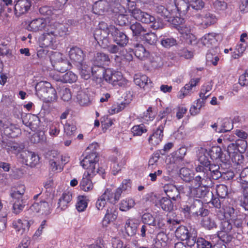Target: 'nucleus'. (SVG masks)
<instances>
[{"label":"nucleus","mask_w":248,"mask_h":248,"mask_svg":"<svg viewBox=\"0 0 248 248\" xmlns=\"http://www.w3.org/2000/svg\"><path fill=\"white\" fill-rule=\"evenodd\" d=\"M141 220L145 225L150 226H156L155 218L150 213H145L141 217Z\"/></svg>","instance_id":"nucleus-59"},{"label":"nucleus","mask_w":248,"mask_h":248,"mask_svg":"<svg viewBox=\"0 0 248 248\" xmlns=\"http://www.w3.org/2000/svg\"><path fill=\"white\" fill-rule=\"evenodd\" d=\"M247 46V43L238 44L236 46L235 51L234 52V54L232 56L233 58L238 59L240 57L245 51Z\"/></svg>","instance_id":"nucleus-62"},{"label":"nucleus","mask_w":248,"mask_h":248,"mask_svg":"<svg viewBox=\"0 0 248 248\" xmlns=\"http://www.w3.org/2000/svg\"><path fill=\"white\" fill-rule=\"evenodd\" d=\"M175 236L182 241L186 240L187 245L192 247L196 243V237L197 236V232L194 229L188 230L184 226H181L177 228L175 232Z\"/></svg>","instance_id":"nucleus-10"},{"label":"nucleus","mask_w":248,"mask_h":248,"mask_svg":"<svg viewBox=\"0 0 248 248\" xmlns=\"http://www.w3.org/2000/svg\"><path fill=\"white\" fill-rule=\"evenodd\" d=\"M224 217L226 219L233 220L236 217L234 209L231 206H225L223 207Z\"/></svg>","instance_id":"nucleus-51"},{"label":"nucleus","mask_w":248,"mask_h":248,"mask_svg":"<svg viewBox=\"0 0 248 248\" xmlns=\"http://www.w3.org/2000/svg\"><path fill=\"white\" fill-rule=\"evenodd\" d=\"M174 4L171 5L172 14L176 25L182 22L183 19L179 17L181 15H185L191 7L189 3H186L184 0H173Z\"/></svg>","instance_id":"nucleus-9"},{"label":"nucleus","mask_w":248,"mask_h":248,"mask_svg":"<svg viewBox=\"0 0 248 248\" xmlns=\"http://www.w3.org/2000/svg\"><path fill=\"white\" fill-rule=\"evenodd\" d=\"M195 170L196 172L200 173L197 176H200L202 180L208 184L210 182V176L209 171L205 169V167L198 165Z\"/></svg>","instance_id":"nucleus-42"},{"label":"nucleus","mask_w":248,"mask_h":248,"mask_svg":"<svg viewBox=\"0 0 248 248\" xmlns=\"http://www.w3.org/2000/svg\"><path fill=\"white\" fill-rule=\"evenodd\" d=\"M109 29L110 26H108L104 22H101L94 31V38L101 47L108 46V41L110 40L108 37L110 33Z\"/></svg>","instance_id":"nucleus-5"},{"label":"nucleus","mask_w":248,"mask_h":248,"mask_svg":"<svg viewBox=\"0 0 248 248\" xmlns=\"http://www.w3.org/2000/svg\"><path fill=\"white\" fill-rule=\"evenodd\" d=\"M130 29L133 36H142L145 32H146V29L142 27L140 23L138 22L131 24L130 26Z\"/></svg>","instance_id":"nucleus-41"},{"label":"nucleus","mask_w":248,"mask_h":248,"mask_svg":"<svg viewBox=\"0 0 248 248\" xmlns=\"http://www.w3.org/2000/svg\"><path fill=\"white\" fill-rule=\"evenodd\" d=\"M125 156L122 155H119L115 157L112 160L111 167L112 173L114 175H116L121 170L122 168L125 165Z\"/></svg>","instance_id":"nucleus-23"},{"label":"nucleus","mask_w":248,"mask_h":248,"mask_svg":"<svg viewBox=\"0 0 248 248\" xmlns=\"http://www.w3.org/2000/svg\"><path fill=\"white\" fill-rule=\"evenodd\" d=\"M155 117V113L153 112L152 108L149 107L143 113L141 117V121L144 123L148 124L149 122L152 121Z\"/></svg>","instance_id":"nucleus-52"},{"label":"nucleus","mask_w":248,"mask_h":248,"mask_svg":"<svg viewBox=\"0 0 248 248\" xmlns=\"http://www.w3.org/2000/svg\"><path fill=\"white\" fill-rule=\"evenodd\" d=\"M167 197H163L159 201V204L161 208L166 211H170L173 209L172 202Z\"/></svg>","instance_id":"nucleus-50"},{"label":"nucleus","mask_w":248,"mask_h":248,"mask_svg":"<svg viewBox=\"0 0 248 248\" xmlns=\"http://www.w3.org/2000/svg\"><path fill=\"white\" fill-rule=\"evenodd\" d=\"M134 81L137 85L144 89H149L152 86V82L149 78L144 75H136Z\"/></svg>","instance_id":"nucleus-29"},{"label":"nucleus","mask_w":248,"mask_h":248,"mask_svg":"<svg viewBox=\"0 0 248 248\" xmlns=\"http://www.w3.org/2000/svg\"><path fill=\"white\" fill-rule=\"evenodd\" d=\"M216 20L215 16L210 13H207L202 17L201 21H200L199 22L203 26L207 27L214 24Z\"/></svg>","instance_id":"nucleus-46"},{"label":"nucleus","mask_w":248,"mask_h":248,"mask_svg":"<svg viewBox=\"0 0 248 248\" xmlns=\"http://www.w3.org/2000/svg\"><path fill=\"white\" fill-rule=\"evenodd\" d=\"M203 217V218L201 223L202 227L208 230H211L217 228V224L213 218L210 217Z\"/></svg>","instance_id":"nucleus-44"},{"label":"nucleus","mask_w":248,"mask_h":248,"mask_svg":"<svg viewBox=\"0 0 248 248\" xmlns=\"http://www.w3.org/2000/svg\"><path fill=\"white\" fill-rule=\"evenodd\" d=\"M219 128L216 129V131L218 133H224L231 131L233 128L232 122L228 118L219 119Z\"/></svg>","instance_id":"nucleus-36"},{"label":"nucleus","mask_w":248,"mask_h":248,"mask_svg":"<svg viewBox=\"0 0 248 248\" xmlns=\"http://www.w3.org/2000/svg\"><path fill=\"white\" fill-rule=\"evenodd\" d=\"M60 123L58 121H54L49 125V134L52 137L57 136L60 132Z\"/></svg>","instance_id":"nucleus-57"},{"label":"nucleus","mask_w":248,"mask_h":248,"mask_svg":"<svg viewBox=\"0 0 248 248\" xmlns=\"http://www.w3.org/2000/svg\"><path fill=\"white\" fill-rule=\"evenodd\" d=\"M69 56L72 62L76 64L82 66L85 54L80 48L77 46L71 48L69 51Z\"/></svg>","instance_id":"nucleus-18"},{"label":"nucleus","mask_w":248,"mask_h":248,"mask_svg":"<svg viewBox=\"0 0 248 248\" xmlns=\"http://www.w3.org/2000/svg\"><path fill=\"white\" fill-rule=\"evenodd\" d=\"M31 5V0H18L15 5V12L16 16L25 14L30 9Z\"/></svg>","instance_id":"nucleus-22"},{"label":"nucleus","mask_w":248,"mask_h":248,"mask_svg":"<svg viewBox=\"0 0 248 248\" xmlns=\"http://www.w3.org/2000/svg\"><path fill=\"white\" fill-rule=\"evenodd\" d=\"M138 226V221L135 219L129 218L126 220L125 224V229L129 236L135 235Z\"/></svg>","instance_id":"nucleus-34"},{"label":"nucleus","mask_w":248,"mask_h":248,"mask_svg":"<svg viewBox=\"0 0 248 248\" xmlns=\"http://www.w3.org/2000/svg\"><path fill=\"white\" fill-rule=\"evenodd\" d=\"M52 26V23L49 22L47 19L39 18L32 20L28 25L27 29L32 31L43 30L46 31Z\"/></svg>","instance_id":"nucleus-13"},{"label":"nucleus","mask_w":248,"mask_h":248,"mask_svg":"<svg viewBox=\"0 0 248 248\" xmlns=\"http://www.w3.org/2000/svg\"><path fill=\"white\" fill-rule=\"evenodd\" d=\"M180 176L186 182L190 181L192 177L191 170L187 168H182L180 170Z\"/></svg>","instance_id":"nucleus-61"},{"label":"nucleus","mask_w":248,"mask_h":248,"mask_svg":"<svg viewBox=\"0 0 248 248\" xmlns=\"http://www.w3.org/2000/svg\"><path fill=\"white\" fill-rule=\"evenodd\" d=\"M134 53L135 56L141 60H145L149 55V52L145 49L144 46L139 44H137L135 46Z\"/></svg>","instance_id":"nucleus-37"},{"label":"nucleus","mask_w":248,"mask_h":248,"mask_svg":"<svg viewBox=\"0 0 248 248\" xmlns=\"http://www.w3.org/2000/svg\"><path fill=\"white\" fill-rule=\"evenodd\" d=\"M23 124L29 127L32 131H35L39 127L40 119L38 116L31 114H27L22 117Z\"/></svg>","instance_id":"nucleus-17"},{"label":"nucleus","mask_w":248,"mask_h":248,"mask_svg":"<svg viewBox=\"0 0 248 248\" xmlns=\"http://www.w3.org/2000/svg\"><path fill=\"white\" fill-rule=\"evenodd\" d=\"M21 157L26 165L34 167L37 165L40 161L39 155L34 152L25 151L21 154Z\"/></svg>","instance_id":"nucleus-16"},{"label":"nucleus","mask_w":248,"mask_h":248,"mask_svg":"<svg viewBox=\"0 0 248 248\" xmlns=\"http://www.w3.org/2000/svg\"><path fill=\"white\" fill-rule=\"evenodd\" d=\"M46 95L43 96L42 99L47 102H54L57 99V95L55 89L50 85V88L48 92L46 93Z\"/></svg>","instance_id":"nucleus-47"},{"label":"nucleus","mask_w":248,"mask_h":248,"mask_svg":"<svg viewBox=\"0 0 248 248\" xmlns=\"http://www.w3.org/2000/svg\"><path fill=\"white\" fill-rule=\"evenodd\" d=\"M178 30L183 37L189 43L195 40L194 35L191 33V27L187 25H181L179 26Z\"/></svg>","instance_id":"nucleus-28"},{"label":"nucleus","mask_w":248,"mask_h":248,"mask_svg":"<svg viewBox=\"0 0 248 248\" xmlns=\"http://www.w3.org/2000/svg\"><path fill=\"white\" fill-rule=\"evenodd\" d=\"M50 85L51 83L47 81H42L37 83L35 88L36 94L38 97L40 99H42L50 88Z\"/></svg>","instance_id":"nucleus-32"},{"label":"nucleus","mask_w":248,"mask_h":248,"mask_svg":"<svg viewBox=\"0 0 248 248\" xmlns=\"http://www.w3.org/2000/svg\"><path fill=\"white\" fill-rule=\"evenodd\" d=\"M202 205V202L200 200L189 198L186 204L183 205L182 209L185 212L188 214L206 216L208 214V211L203 209Z\"/></svg>","instance_id":"nucleus-3"},{"label":"nucleus","mask_w":248,"mask_h":248,"mask_svg":"<svg viewBox=\"0 0 248 248\" xmlns=\"http://www.w3.org/2000/svg\"><path fill=\"white\" fill-rule=\"evenodd\" d=\"M219 35L215 33L205 34L201 39L202 43L208 47L216 46Z\"/></svg>","instance_id":"nucleus-27"},{"label":"nucleus","mask_w":248,"mask_h":248,"mask_svg":"<svg viewBox=\"0 0 248 248\" xmlns=\"http://www.w3.org/2000/svg\"><path fill=\"white\" fill-rule=\"evenodd\" d=\"M189 196L190 198H202L205 195L206 191L202 190L201 187H189Z\"/></svg>","instance_id":"nucleus-48"},{"label":"nucleus","mask_w":248,"mask_h":248,"mask_svg":"<svg viewBox=\"0 0 248 248\" xmlns=\"http://www.w3.org/2000/svg\"><path fill=\"white\" fill-rule=\"evenodd\" d=\"M108 4L106 0L96 1L93 7V12L96 15H102L108 9Z\"/></svg>","instance_id":"nucleus-35"},{"label":"nucleus","mask_w":248,"mask_h":248,"mask_svg":"<svg viewBox=\"0 0 248 248\" xmlns=\"http://www.w3.org/2000/svg\"><path fill=\"white\" fill-rule=\"evenodd\" d=\"M33 223V221L32 220L21 218L14 220L13 226L19 234L22 235L29 231L30 226Z\"/></svg>","instance_id":"nucleus-15"},{"label":"nucleus","mask_w":248,"mask_h":248,"mask_svg":"<svg viewBox=\"0 0 248 248\" xmlns=\"http://www.w3.org/2000/svg\"><path fill=\"white\" fill-rule=\"evenodd\" d=\"M128 9L131 15L136 20L145 24H151V27L154 30H157L160 28L158 22L156 21L154 16L136 8L134 2H130Z\"/></svg>","instance_id":"nucleus-1"},{"label":"nucleus","mask_w":248,"mask_h":248,"mask_svg":"<svg viewBox=\"0 0 248 248\" xmlns=\"http://www.w3.org/2000/svg\"><path fill=\"white\" fill-rule=\"evenodd\" d=\"M166 222H167L169 224H172L173 225L178 223V222L174 219H169L166 221L164 219L159 218L158 219L157 223H156V226H154L155 227L156 229L163 230L166 227Z\"/></svg>","instance_id":"nucleus-60"},{"label":"nucleus","mask_w":248,"mask_h":248,"mask_svg":"<svg viewBox=\"0 0 248 248\" xmlns=\"http://www.w3.org/2000/svg\"><path fill=\"white\" fill-rule=\"evenodd\" d=\"M131 130L134 136H140L147 132L148 127L144 124H141L133 126Z\"/></svg>","instance_id":"nucleus-45"},{"label":"nucleus","mask_w":248,"mask_h":248,"mask_svg":"<svg viewBox=\"0 0 248 248\" xmlns=\"http://www.w3.org/2000/svg\"><path fill=\"white\" fill-rule=\"evenodd\" d=\"M23 147V145L17 143L9 141L6 143L4 148L8 153L16 154L22 150Z\"/></svg>","instance_id":"nucleus-40"},{"label":"nucleus","mask_w":248,"mask_h":248,"mask_svg":"<svg viewBox=\"0 0 248 248\" xmlns=\"http://www.w3.org/2000/svg\"><path fill=\"white\" fill-rule=\"evenodd\" d=\"M32 207L37 209V212L43 215H47L50 213V208L49 204L46 202H41L39 203H35Z\"/></svg>","instance_id":"nucleus-39"},{"label":"nucleus","mask_w":248,"mask_h":248,"mask_svg":"<svg viewBox=\"0 0 248 248\" xmlns=\"http://www.w3.org/2000/svg\"><path fill=\"white\" fill-rule=\"evenodd\" d=\"M77 76L71 71H69L62 76V82L63 83H73L77 81Z\"/></svg>","instance_id":"nucleus-56"},{"label":"nucleus","mask_w":248,"mask_h":248,"mask_svg":"<svg viewBox=\"0 0 248 248\" xmlns=\"http://www.w3.org/2000/svg\"><path fill=\"white\" fill-rule=\"evenodd\" d=\"M135 204V201L132 199H126L121 201L120 204V210L126 211L133 207Z\"/></svg>","instance_id":"nucleus-53"},{"label":"nucleus","mask_w":248,"mask_h":248,"mask_svg":"<svg viewBox=\"0 0 248 248\" xmlns=\"http://www.w3.org/2000/svg\"><path fill=\"white\" fill-rule=\"evenodd\" d=\"M164 127L160 125L154 131L148 138V143L152 146H155L158 145L162 141L163 137Z\"/></svg>","instance_id":"nucleus-21"},{"label":"nucleus","mask_w":248,"mask_h":248,"mask_svg":"<svg viewBox=\"0 0 248 248\" xmlns=\"http://www.w3.org/2000/svg\"><path fill=\"white\" fill-rule=\"evenodd\" d=\"M118 214L117 209L114 205L109 206L102 220L103 226L106 227L110 222L114 221L117 218Z\"/></svg>","instance_id":"nucleus-19"},{"label":"nucleus","mask_w":248,"mask_h":248,"mask_svg":"<svg viewBox=\"0 0 248 248\" xmlns=\"http://www.w3.org/2000/svg\"><path fill=\"white\" fill-rule=\"evenodd\" d=\"M105 80L114 86L124 87L128 81L124 78L120 72L116 71L111 68L106 69L103 72Z\"/></svg>","instance_id":"nucleus-4"},{"label":"nucleus","mask_w":248,"mask_h":248,"mask_svg":"<svg viewBox=\"0 0 248 248\" xmlns=\"http://www.w3.org/2000/svg\"><path fill=\"white\" fill-rule=\"evenodd\" d=\"M54 26L46 30L40 38V43L42 47H53L54 43L56 42V36L63 35V31L61 32L54 30Z\"/></svg>","instance_id":"nucleus-11"},{"label":"nucleus","mask_w":248,"mask_h":248,"mask_svg":"<svg viewBox=\"0 0 248 248\" xmlns=\"http://www.w3.org/2000/svg\"><path fill=\"white\" fill-rule=\"evenodd\" d=\"M142 39L150 45L155 44L157 41L156 34L152 32H145L142 35Z\"/></svg>","instance_id":"nucleus-55"},{"label":"nucleus","mask_w":248,"mask_h":248,"mask_svg":"<svg viewBox=\"0 0 248 248\" xmlns=\"http://www.w3.org/2000/svg\"><path fill=\"white\" fill-rule=\"evenodd\" d=\"M2 128H4V133L5 135L11 137L16 136V135L14 134V133L17 134L19 133V129L14 124H11L6 127H5V125L4 124V126L2 127Z\"/></svg>","instance_id":"nucleus-58"},{"label":"nucleus","mask_w":248,"mask_h":248,"mask_svg":"<svg viewBox=\"0 0 248 248\" xmlns=\"http://www.w3.org/2000/svg\"><path fill=\"white\" fill-rule=\"evenodd\" d=\"M156 12L158 14H160L162 16L167 19V21L171 22L172 24L176 25L175 22V19L173 18V16L172 14V7L171 5L167 6V8H165L163 5H159L156 7Z\"/></svg>","instance_id":"nucleus-26"},{"label":"nucleus","mask_w":248,"mask_h":248,"mask_svg":"<svg viewBox=\"0 0 248 248\" xmlns=\"http://www.w3.org/2000/svg\"><path fill=\"white\" fill-rule=\"evenodd\" d=\"M87 155L80 161L81 166L87 170L85 172L95 174L98 172V156L96 152H87Z\"/></svg>","instance_id":"nucleus-8"},{"label":"nucleus","mask_w":248,"mask_h":248,"mask_svg":"<svg viewBox=\"0 0 248 248\" xmlns=\"http://www.w3.org/2000/svg\"><path fill=\"white\" fill-rule=\"evenodd\" d=\"M72 199V194L70 192H65L61 197L58 202V207L61 208L62 210L65 209L67 204L71 201Z\"/></svg>","instance_id":"nucleus-38"},{"label":"nucleus","mask_w":248,"mask_h":248,"mask_svg":"<svg viewBox=\"0 0 248 248\" xmlns=\"http://www.w3.org/2000/svg\"><path fill=\"white\" fill-rule=\"evenodd\" d=\"M121 191L118 189L117 191H113L111 189L107 188L100 196L95 203V207L98 210H102L108 202L113 204L115 203L120 198Z\"/></svg>","instance_id":"nucleus-2"},{"label":"nucleus","mask_w":248,"mask_h":248,"mask_svg":"<svg viewBox=\"0 0 248 248\" xmlns=\"http://www.w3.org/2000/svg\"><path fill=\"white\" fill-rule=\"evenodd\" d=\"M163 191L169 199L173 201H178L180 199L179 191L173 184H165L163 186Z\"/></svg>","instance_id":"nucleus-24"},{"label":"nucleus","mask_w":248,"mask_h":248,"mask_svg":"<svg viewBox=\"0 0 248 248\" xmlns=\"http://www.w3.org/2000/svg\"><path fill=\"white\" fill-rule=\"evenodd\" d=\"M88 205L87 199L86 197L79 196L78 197L76 203V208L78 212H83L87 208Z\"/></svg>","instance_id":"nucleus-49"},{"label":"nucleus","mask_w":248,"mask_h":248,"mask_svg":"<svg viewBox=\"0 0 248 248\" xmlns=\"http://www.w3.org/2000/svg\"><path fill=\"white\" fill-rule=\"evenodd\" d=\"M49 164L52 171L61 172L63 165L68 161V158L60 155L57 151L52 150L49 152Z\"/></svg>","instance_id":"nucleus-6"},{"label":"nucleus","mask_w":248,"mask_h":248,"mask_svg":"<svg viewBox=\"0 0 248 248\" xmlns=\"http://www.w3.org/2000/svg\"><path fill=\"white\" fill-rule=\"evenodd\" d=\"M25 191L24 185H20L17 186L11 193V196L13 199V212L16 214H19L25 206L23 199Z\"/></svg>","instance_id":"nucleus-7"},{"label":"nucleus","mask_w":248,"mask_h":248,"mask_svg":"<svg viewBox=\"0 0 248 248\" xmlns=\"http://www.w3.org/2000/svg\"><path fill=\"white\" fill-rule=\"evenodd\" d=\"M161 45L166 48H170L177 44V41L172 37L163 38L161 41Z\"/></svg>","instance_id":"nucleus-64"},{"label":"nucleus","mask_w":248,"mask_h":248,"mask_svg":"<svg viewBox=\"0 0 248 248\" xmlns=\"http://www.w3.org/2000/svg\"><path fill=\"white\" fill-rule=\"evenodd\" d=\"M187 152V149L186 147L182 146L178 150L172 153V155L173 156V160L176 164L180 162H182V165H185V164H188V162L184 160V158Z\"/></svg>","instance_id":"nucleus-33"},{"label":"nucleus","mask_w":248,"mask_h":248,"mask_svg":"<svg viewBox=\"0 0 248 248\" xmlns=\"http://www.w3.org/2000/svg\"><path fill=\"white\" fill-rule=\"evenodd\" d=\"M78 101L81 106L88 105L91 101L88 95L83 92H79L77 94Z\"/></svg>","instance_id":"nucleus-54"},{"label":"nucleus","mask_w":248,"mask_h":248,"mask_svg":"<svg viewBox=\"0 0 248 248\" xmlns=\"http://www.w3.org/2000/svg\"><path fill=\"white\" fill-rule=\"evenodd\" d=\"M199 78H193L190 79L189 82L183 87L178 93V97L183 98L184 97L190 95L192 93V89L195 87L200 82Z\"/></svg>","instance_id":"nucleus-20"},{"label":"nucleus","mask_w":248,"mask_h":248,"mask_svg":"<svg viewBox=\"0 0 248 248\" xmlns=\"http://www.w3.org/2000/svg\"><path fill=\"white\" fill-rule=\"evenodd\" d=\"M50 60L54 68L60 72L65 71L70 67V63L60 52H53L50 56Z\"/></svg>","instance_id":"nucleus-12"},{"label":"nucleus","mask_w":248,"mask_h":248,"mask_svg":"<svg viewBox=\"0 0 248 248\" xmlns=\"http://www.w3.org/2000/svg\"><path fill=\"white\" fill-rule=\"evenodd\" d=\"M188 2L191 8L196 11L202 10L204 6L202 0H189Z\"/></svg>","instance_id":"nucleus-63"},{"label":"nucleus","mask_w":248,"mask_h":248,"mask_svg":"<svg viewBox=\"0 0 248 248\" xmlns=\"http://www.w3.org/2000/svg\"><path fill=\"white\" fill-rule=\"evenodd\" d=\"M197 156L200 165L205 167H208L210 165V161L209 160L210 155L209 151L206 149L201 148L199 149Z\"/></svg>","instance_id":"nucleus-30"},{"label":"nucleus","mask_w":248,"mask_h":248,"mask_svg":"<svg viewBox=\"0 0 248 248\" xmlns=\"http://www.w3.org/2000/svg\"><path fill=\"white\" fill-rule=\"evenodd\" d=\"M109 62V58L108 54L104 53L98 52L96 54L94 58V63L97 66V70H102L104 72V70L100 67L107 64Z\"/></svg>","instance_id":"nucleus-31"},{"label":"nucleus","mask_w":248,"mask_h":248,"mask_svg":"<svg viewBox=\"0 0 248 248\" xmlns=\"http://www.w3.org/2000/svg\"><path fill=\"white\" fill-rule=\"evenodd\" d=\"M110 31L114 41L121 46H125L128 42V37L121 30L114 26H110Z\"/></svg>","instance_id":"nucleus-14"},{"label":"nucleus","mask_w":248,"mask_h":248,"mask_svg":"<svg viewBox=\"0 0 248 248\" xmlns=\"http://www.w3.org/2000/svg\"><path fill=\"white\" fill-rule=\"evenodd\" d=\"M195 239L197 248H213L216 245V242L213 240L210 242L202 237L197 238V237Z\"/></svg>","instance_id":"nucleus-43"},{"label":"nucleus","mask_w":248,"mask_h":248,"mask_svg":"<svg viewBox=\"0 0 248 248\" xmlns=\"http://www.w3.org/2000/svg\"><path fill=\"white\" fill-rule=\"evenodd\" d=\"M94 174L84 172L82 178L79 183L80 188L86 192L91 191L93 187L91 178Z\"/></svg>","instance_id":"nucleus-25"}]
</instances>
